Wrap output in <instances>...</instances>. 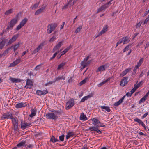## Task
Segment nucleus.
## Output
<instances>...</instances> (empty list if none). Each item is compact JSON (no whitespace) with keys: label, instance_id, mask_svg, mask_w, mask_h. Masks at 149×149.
<instances>
[{"label":"nucleus","instance_id":"obj_1","mask_svg":"<svg viewBox=\"0 0 149 149\" xmlns=\"http://www.w3.org/2000/svg\"><path fill=\"white\" fill-rule=\"evenodd\" d=\"M61 112L58 110L53 109L51 112H48L45 115L47 119L56 120L58 118L57 114H60Z\"/></svg>","mask_w":149,"mask_h":149},{"label":"nucleus","instance_id":"obj_2","mask_svg":"<svg viewBox=\"0 0 149 149\" xmlns=\"http://www.w3.org/2000/svg\"><path fill=\"white\" fill-rule=\"evenodd\" d=\"M57 24L56 23H52L49 24L47 27V32L48 34L51 33L56 27Z\"/></svg>","mask_w":149,"mask_h":149},{"label":"nucleus","instance_id":"obj_3","mask_svg":"<svg viewBox=\"0 0 149 149\" xmlns=\"http://www.w3.org/2000/svg\"><path fill=\"white\" fill-rule=\"evenodd\" d=\"M17 19L13 18L9 23V24L7 26L6 29L7 30H12L14 25L17 23Z\"/></svg>","mask_w":149,"mask_h":149},{"label":"nucleus","instance_id":"obj_4","mask_svg":"<svg viewBox=\"0 0 149 149\" xmlns=\"http://www.w3.org/2000/svg\"><path fill=\"white\" fill-rule=\"evenodd\" d=\"M75 104L74 100L73 98H70L66 104V109H69L73 106Z\"/></svg>","mask_w":149,"mask_h":149},{"label":"nucleus","instance_id":"obj_5","mask_svg":"<svg viewBox=\"0 0 149 149\" xmlns=\"http://www.w3.org/2000/svg\"><path fill=\"white\" fill-rule=\"evenodd\" d=\"M89 56H88L86 58H85L83 61H81V64L83 67H82L81 69L82 70L84 68L86 67L90 63V61H87V60L88 59Z\"/></svg>","mask_w":149,"mask_h":149},{"label":"nucleus","instance_id":"obj_6","mask_svg":"<svg viewBox=\"0 0 149 149\" xmlns=\"http://www.w3.org/2000/svg\"><path fill=\"white\" fill-rule=\"evenodd\" d=\"M93 124L96 126L97 127H105V125L102 126V123L97 118H94L92 119Z\"/></svg>","mask_w":149,"mask_h":149},{"label":"nucleus","instance_id":"obj_7","mask_svg":"<svg viewBox=\"0 0 149 149\" xmlns=\"http://www.w3.org/2000/svg\"><path fill=\"white\" fill-rule=\"evenodd\" d=\"M13 117V114L10 112H7L3 114L1 117L2 119H11Z\"/></svg>","mask_w":149,"mask_h":149},{"label":"nucleus","instance_id":"obj_8","mask_svg":"<svg viewBox=\"0 0 149 149\" xmlns=\"http://www.w3.org/2000/svg\"><path fill=\"white\" fill-rule=\"evenodd\" d=\"M109 65L108 63L101 65L98 68L96 72L97 73L99 72H101L105 71L107 68L109 67Z\"/></svg>","mask_w":149,"mask_h":149},{"label":"nucleus","instance_id":"obj_9","mask_svg":"<svg viewBox=\"0 0 149 149\" xmlns=\"http://www.w3.org/2000/svg\"><path fill=\"white\" fill-rule=\"evenodd\" d=\"M44 46V42H42L40 43L37 47L33 51L32 53V54H34L38 52L40 49H42Z\"/></svg>","mask_w":149,"mask_h":149},{"label":"nucleus","instance_id":"obj_10","mask_svg":"<svg viewBox=\"0 0 149 149\" xmlns=\"http://www.w3.org/2000/svg\"><path fill=\"white\" fill-rule=\"evenodd\" d=\"M31 123H26L25 122H21V127L22 129L24 130L27 127H30Z\"/></svg>","mask_w":149,"mask_h":149},{"label":"nucleus","instance_id":"obj_11","mask_svg":"<svg viewBox=\"0 0 149 149\" xmlns=\"http://www.w3.org/2000/svg\"><path fill=\"white\" fill-rule=\"evenodd\" d=\"M128 77H124L121 81L120 86L123 87L124 86L128 83Z\"/></svg>","mask_w":149,"mask_h":149},{"label":"nucleus","instance_id":"obj_12","mask_svg":"<svg viewBox=\"0 0 149 149\" xmlns=\"http://www.w3.org/2000/svg\"><path fill=\"white\" fill-rule=\"evenodd\" d=\"M48 93V91L47 90L41 91L40 90H37L36 91V94L39 96L46 94Z\"/></svg>","mask_w":149,"mask_h":149},{"label":"nucleus","instance_id":"obj_13","mask_svg":"<svg viewBox=\"0 0 149 149\" xmlns=\"http://www.w3.org/2000/svg\"><path fill=\"white\" fill-rule=\"evenodd\" d=\"M93 93H89L88 95L84 97L80 101L81 102H83L88 99L92 97L93 95Z\"/></svg>","mask_w":149,"mask_h":149},{"label":"nucleus","instance_id":"obj_14","mask_svg":"<svg viewBox=\"0 0 149 149\" xmlns=\"http://www.w3.org/2000/svg\"><path fill=\"white\" fill-rule=\"evenodd\" d=\"M21 61V58L16 59L13 62L11 63L10 65L9 66L10 67H14L20 63Z\"/></svg>","mask_w":149,"mask_h":149},{"label":"nucleus","instance_id":"obj_15","mask_svg":"<svg viewBox=\"0 0 149 149\" xmlns=\"http://www.w3.org/2000/svg\"><path fill=\"white\" fill-rule=\"evenodd\" d=\"M134 122H138L139 124L141 125V126L144 128L145 130H146V128L145 124L139 118H136L134 119Z\"/></svg>","mask_w":149,"mask_h":149},{"label":"nucleus","instance_id":"obj_16","mask_svg":"<svg viewBox=\"0 0 149 149\" xmlns=\"http://www.w3.org/2000/svg\"><path fill=\"white\" fill-rule=\"evenodd\" d=\"M134 122H138L139 124L141 125V126L144 128L145 130H146V128L145 124L139 118H136L134 119Z\"/></svg>","mask_w":149,"mask_h":149},{"label":"nucleus","instance_id":"obj_17","mask_svg":"<svg viewBox=\"0 0 149 149\" xmlns=\"http://www.w3.org/2000/svg\"><path fill=\"white\" fill-rule=\"evenodd\" d=\"M134 122H138L139 124L141 125V126L144 128L145 130H146V128L145 124L139 118H136L134 119Z\"/></svg>","mask_w":149,"mask_h":149},{"label":"nucleus","instance_id":"obj_18","mask_svg":"<svg viewBox=\"0 0 149 149\" xmlns=\"http://www.w3.org/2000/svg\"><path fill=\"white\" fill-rule=\"evenodd\" d=\"M63 41H61L59 42L58 43L55 45L53 49V52H54L56 50H58L61 46L63 45Z\"/></svg>","mask_w":149,"mask_h":149},{"label":"nucleus","instance_id":"obj_19","mask_svg":"<svg viewBox=\"0 0 149 149\" xmlns=\"http://www.w3.org/2000/svg\"><path fill=\"white\" fill-rule=\"evenodd\" d=\"M19 34H18L15 35L14 36H13L12 38L9 40V42H8V45H9L12 43L14 41L16 40V39L19 36Z\"/></svg>","mask_w":149,"mask_h":149},{"label":"nucleus","instance_id":"obj_20","mask_svg":"<svg viewBox=\"0 0 149 149\" xmlns=\"http://www.w3.org/2000/svg\"><path fill=\"white\" fill-rule=\"evenodd\" d=\"M33 85V84L32 81L29 79H27L25 87L27 88H31Z\"/></svg>","mask_w":149,"mask_h":149},{"label":"nucleus","instance_id":"obj_21","mask_svg":"<svg viewBox=\"0 0 149 149\" xmlns=\"http://www.w3.org/2000/svg\"><path fill=\"white\" fill-rule=\"evenodd\" d=\"M26 105V102H21L20 103L16 104L15 105V107L17 108H20L23 107H25Z\"/></svg>","mask_w":149,"mask_h":149},{"label":"nucleus","instance_id":"obj_22","mask_svg":"<svg viewBox=\"0 0 149 149\" xmlns=\"http://www.w3.org/2000/svg\"><path fill=\"white\" fill-rule=\"evenodd\" d=\"M75 135V133L73 132H69L67 133V135L66 136V139L68 140L70 137H72Z\"/></svg>","mask_w":149,"mask_h":149},{"label":"nucleus","instance_id":"obj_23","mask_svg":"<svg viewBox=\"0 0 149 149\" xmlns=\"http://www.w3.org/2000/svg\"><path fill=\"white\" fill-rule=\"evenodd\" d=\"M131 70V68H128L126 69L125 70L123 71L120 74V76L122 77L126 74L128 72L130 71Z\"/></svg>","mask_w":149,"mask_h":149},{"label":"nucleus","instance_id":"obj_24","mask_svg":"<svg viewBox=\"0 0 149 149\" xmlns=\"http://www.w3.org/2000/svg\"><path fill=\"white\" fill-rule=\"evenodd\" d=\"M125 97V95H124L118 101L115 102L114 104V106H118L120 104L123 102Z\"/></svg>","mask_w":149,"mask_h":149},{"label":"nucleus","instance_id":"obj_25","mask_svg":"<svg viewBox=\"0 0 149 149\" xmlns=\"http://www.w3.org/2000/svg\"><path fill=\"white\" fill-rule=\"evenodd\" d=\"M122 38L123 40V45L127 44L129 43L130 41V38L128 36L123 37H122Z\"/></svg>","mask_w":149,"mask_h":149},{"label":"nucleus","instance_id":"obj_26","mask_svg":"<svg viewBox=\"0 0 149 149\" xmlns=\"http://www.w3.org/2000/svg\"><path fill=\"white\" fill-rule=\"evenodd\" d=\"M26 143V140H23L17 145V147L20 148L23 147L24 146H25Z\"/></svg>","mask_w":149,"mask_h":149},{"label":"nucleus","instance_id":"obj_27","mask_svg":"<svg viewBox=\"0 0 149 149\" xmlns=\"http://www.w3.org/2000/svg\"><path fill=\"white\" fill-rule=\"evenodd\" d=\"M11 119L13 125H18V119L17 118H14L13 116Z\"/></svg>","mask_w":149,"mask_h":149},{"label":"nucleus","instance_id":"obj_28","mask_svg":"<svg viewBox=\"0 0 149 149\" xmlns=\"http://www.w3.org/2000/svg\"><path fill=\"white\" fill-rule=\"evenodd\" d=\"M79 119L80 120L84 121H86L88 120V118L84 113H81L80 115Z\"/></svg>","mask_w":149,"mask_h":149},{"label":"nucleus","instance_id":"obj_29","mask_svg":"<svg viewBox=\"0 0 149 149\" xmlns=\"http://www.w3.org/2000/svg\"><path fill=\"white\" fill-rule=\"evenodd\" d=\"M100 108L102 109V110L103 111H104V110H106L108 112H109L111 111L110 107L108 106H102L100 107Z\"/></svg>","mask_w":149,"mask_h":149},{"label":"nucleus","instance_id":"obj_30","mask_svg":"<svg viewBox=\"0 0 149 149\" xmlns=\"http://www.w3.org/2000/svg\"><path fill=\"white\" fill-rule=\"evenodd\" d=\"M36 111V109L33 108L32 109L31 111V113L29 115V117L32 118L35 116Z\"/></svg>","mask_w":149,"mask_h":149},{"label":"nucleus","instance_id":"obj_31","mask_svg":"<svg viewBox=\"0 0 149 149\" xmlns=\"http://www.w3.org/2000/svg\"><path fill=\"white\" fill-rule=\"evenodd\" d=\"M45 8V6L42 7L40 8L36 11L35 13L36 15H38L41 12L43 11Z\"/></svg>","mask_w":149,"mask_h":149},{"label":"nucleus","instance_id":"obj_32","mask_svg":"<svg viewBox=\"0 0 149 149\" xmlns=\"http://www.w3.org/2000/svg\"><path fill=\"white\" fill-rule=\"evenodd\" d=\"M65 64V62H62L60 63L58 66L57 70H58L63 68V67Z\"/></svg>","mask_w":149,"mask_h":149},{"label":"nucleus","instance_id":"obj_33","mask_svg":"<svg viewBox=\"0 0 149 149\" xmlns=\"http://www.w3.org/2000/svg\"><path fill=\"white\" fill-rule=\"evenodd\" d=\"M65 77H63V76H58V77L54 79V81L56 82L57 81H59L60 80L63 79L64 80L65 79Z\"/></svg>","mask_w":149,"mask_h":149},{"label":"nucleus","instance_id":"obj_34","mask_svg":"<svg viewBox=\"0 0 149 149\" xmlns=\"http://www.w3.org/2000/svg\"><path fill=\"white\" fill-rule=\"evenodd\" d=\"M70 48V46H69L67 48L65 49L63 51L61 52V56L66 53L69 50Z\"/></svg>","mask_w":149,"mask_h":149},{"label":"nucleus","instance_id":"obj_35","mask_svg":"<svg viewBox=\"0 0 149 149\" xmlns=\"http://www.w3.org/2000/svg\"><path fill=\"white\" fill-rule=\"evenodd\" d=\"M108 27V26L107 25H105V26L103 28L101 31L100 32L102 34H104L107 31Z\"/></svg>","mask_w":149,"mask_h":149},{"label":"nucleus","instance_id":"obj_36","mask_svg":"<svg viewBox=\"0 0 149 149\" xmlns=\"http://www.w3.org/2000/svg\"><path fill=\"white\" fill-rule=\"evenodd\" d=\"M28 20V19L27 18H25L22 20V21L20 22V24L22 25V26H23L27 22Z\"/></svg>","mask_w":149,"mask_h":149},{"label":"nucleus","instance_id":"obj_37","mask_svg":"<svg viewBox=\"0 0 149 149\" xmlns=\"http://www.w3.org/2000/svg\"><path fill=\"white\" fill-rule=\"evenodd\" d=\"M110 78H108L106 80L104 81H103V82H102L99 84L97 85V86L98 87H101L103 84H104L106 83L108 81H109L110 80Z\"/></svg>","mask_w":149,"mask_h":149},{"label":"nucleus","instance_id":"obj_38","mask_svg":"<svg viewBox=\"0 0 149 149\" xmlns=\"http://www.w3.org/2000/svg\"><path fill=\"white\" fill-rule=\"evenodd\" d=\"M50 141L52 142L53 143H55L59 141V140L57 138H55L54 137L52 136L51 137Z\"/></svg>","mask_w":149,"mask_h":149},{"label":"nucleus","instance_id":"obj_39","mask_svg":"<svg viewBox=\"0 0 149 149\" xmlns=\"http://www.w3.org/2000/svg\"><path fill=\"white\" fill-rule=\"evenodd\" d=\"M13 128L15 132V133H16L19 130L18 125H13Z\"/></svg>","mask_w":149,"mask_h":149},{"label":"nucleus","instance_id":"obj_40","mask_svg":"<svg viewBox=\"0 0 149 149\" xmlns=\"http://www.w3.org/2000/svg\"><path fill=\"white\" fill-rule=\"evenodd\" d=\"M67 4L68 5L69 7H70L72 6L74 4L72 0H69V1H68Z\"/></svg>","mask_w":149,"mask_h":149},{"label":"nucleus","instance_id":"obj_41","mask_svg":"<svg viewBox=\"0 0 149 149\" xmlns=\"http://www.w3.org/2000/svg\"><path fill=\"white\" fill-rule=\"evenodd\" d=\"M82 29V26H80L77 28L75 31V33L76 34L79 32Z\"/></svg>","mask_w":149,"mask_h":149},{"label":"nucleus","instance_id":"obj_42","mask_svg":"<svg viewBox=\"0 0 149 149\" xmlns=\"http://www.w3.org/2000/svg\"><path fill=\"white\" fill-rule=\"evenodd\" d=\"M5 44V41L3 40L0 42V49H1L3 47Z\"/></svg>","mask_w":149,"mask_h":149},{"label":"nucleus","instance_id":"obj_43","mask_svg":"<svg viewBox=\"0 0 149 149\" xmlns=\"http://www.w3.org/2000/svg\"><path fill=\"white\" fill-rule=\"evenodd\" d=\"M20 44L18 43L17 44L13 46V49L14 51L16 50L19 47Z\"/></svg>","mask_w":149,"mask_h":149},{"label":"nucleus","instance_id":"obj_44","mask_svg":"<svg viewBox=\"0 0 149 149\" xmlns=\"http://www.w3.org/2000/svg\"><path fill=\"white\" fill-rule=\"evenodd\" d=\"M13 11V9H10V10L6 11L5 13V15H8L12 13Z\"/></svg>","mask_w":149,"mask_h":149},{"label":"nucleus","instance_id":"obj_45","mask_svg":"<svg viewBox=\"0 0 149 149\" xmlns=\"http://www.w3.org/2000/svg\"><path fill=\"white\" fill-rule=\"evenodd\" d=\"M142 82H143L142 81L139 82L138 84H135L134 86V87L136 88V89H137L139 87Z\"/></svg>","mask_w":149,"mask_h":149},{"label":"nucleus","instance_id":"obj_46","mask_svg":"<svg viewBox=\"0 0 149 149\" xmlns=\"http://www.w3.org/2000/svg\"><path fill=\"white\" fill-rule=\"evenodd\" d=\"M23 26H22V25H21L20 24L17 25L15 29V31H18L20 29L23 27Z\"/></svg>","mask_w":149,"mask_h":149},{"label":"nucleus","instance_id":"obj_47","mask_svg":"<svg viewBox=\"0 0 149 149\" xmlns=\"http://www.w3.org/2000/svg\"><path fill=\"white\" fill-rule=\"evenodd\" d=\"M23 26H22V25H21L20 24L17 25L15 29V31H18L20 29L23 27Z\"/></svg>","mask_w":149,"mask_h":149},{"label":"nucleus","instance_id":"obj_48","mask_svg":"<svg viewBox=\"0 0 149 149\" xmlns=\"http://www.w3.org/2000/svg\"><path fill=\"white\" fill-rule=\"evenodd\" d=\"M146 99L143 96L142 98H141L140 100L139 101V104H141L142 102H144Z\"/></svg>","mask_w":149,"mask_h":149},{"label":"nucleus","instance_id":"obj_49","mask_svg":"<svg viewBox=\"0 0 149 149\" xmlns=\"http://www.w3.org/2000/svg\"><path fill=\"white\" fill-rule=\"evenodd\" d=\"M123 43V40L122 38L120 40H119L118 42L116 43V48L117 46L119 45L120 44Z\"/></svg>","mask_w":149,"mask_h":149},{"label":"nucleus","instance_id":"obj_50","mask_svg":"<svg viewBox=\"0 0 149 149\" xmlns=\"http://www.w3.org/2000/svg\"><path fill=\"white\" fill-rule=\"evenodd\" d=\"M123 43V40L122 38L120 40H119L118 42L116 43V48L117 46L119 45L120 44Z\"/></svg>","mask_w":149,"mask_h":149},{"label":"nucleus","instance_id":"obj_51","mask_svg":"<svg viewBox=\"0 0 149 149\" xmlns=\"http://www.w3.org/2000/svg\"><path fill=\"white\" fill-rule=\"evenodd\" d=\"M39 5V3H36L34 4L32 7H31V9L32 10H34L36 9L38 6Z\"/></svg>","mask_w":149,"mask_h":149},{"label":"nucleus","instance_id":"obj_52","mask_svg":"<svg viewBox=\"0 0 149 149\" xmlns=\"http://www.w3.org/2000/svg\"><path fill=\"white\" fill-rule=\"evenodd\" d=\"M130 46V45H127L125 47V48L123 50V52H125L129 50Z\"/></svg>","mask_w":149,"mask_h":149},{"label":"nucleus","instance_id":"obj_53","mask_svg":"<svg viewBox=\"0 0 149 149\" xmlns=\"http://www.w3.org/2000/svg\"><path fill=\"white\" fill-rule=\"evenodd\" d=\"M42 65V64H40L36 66L34 69L36 71H37L40 68V66Z\"/></svg>","mask_w":149,"mask_h":149},{"label":"nucleus","instance_id":"obj_54","mask_svg":"<svg viewBox=\"0 0 149 149\" xmlns=\"http://www.w3.org/2000/svg\"><path fill=\"white\" fill-rule=\"evenodd\" d=\"M60 52V51L59 50L57 52H55L53 55L52 57V58H51L50 60H52Z\"/></svg>","mask_w":149,"mask_h":149},{"label":"nucleus","instance_id":"obj_55","mask_svg":"<svg viewBox=\"0 0 149 149\" xmlns=\"http://www.w3.org/2000/svg\"><path fill=\"white\" fill-rule=\"evenodd\" d=\"M97 128L95 127H91L89 128V129L91 131H96Z\"/></svg>","mask_w":149,"mask_h":149},{"label":"nucleus","instance_id":"obj_56","mask_svg":"<svg viewBox=\"0 0 149 149\" xmlns=\"http://www.w3.org/2000/svg\"><path fill=\"white\" fill-rule=\"evenodd\" d=\"M65 135L64 134H62L59 137V140L61 141H64V137Z\"/></svg>","mask_w":149,"mask_h":149},{"label":"nucleus","instance_id":"obj_57","mask_svg":"<svg viewBox=\"0 0 149 149\" xmlns=\"http://www.w3.org/2000/svg\"><path fill=\"white\" fill-rule=\"evenodd\" d=\"M143 61V58H141L140 59L137 63L138 64H139V65L141 66V64L142 63Z\"/></svg>","mask_w":149,"mask_h":149},{"label":"nucleus","instance_id":"obj_58","mask_svg":"<svg viewBox=\"0 0 149 149\" xmlns=\"http://www.w3.org/2000/svg\"><path fill=\"white\" fill-rule=\"evenodd\" d=\"M25 147L28 148L30 149H31L33 148V145L32 144H30L29 145H27L26 144V145H25Z\"/></svg>","mask_w":149,"mask_h":149},{"label":"nucleus","instance_id":"obj_59","mask_svg":"<svg viewBox=\"0 0 149 149\" xmlns=\"http://www.w3.org/2000/svg\"><path fill=\"white\" fill-rule=\"evenodd\" d=\"M87 79V78H86V79H84L82 81H81L79 83L80 85H81L82 84H84V83H85L86 82V81Z\"/></svg>","mask_w":149,"mask_h":149},{"label":"nucleus","instance_id":"obj_60","mask_svg":"<svg viewBox=\"0 0 149 149\" xmlns=\"http://www.w3.org/2000/svg\"><path fill=\"white\" fill-rule=\"evenodd\" d=\"M56 39V37L55 36H53L49 40V41L52 42L54 41Z\"/></svg>","mask_w":149,"mask_h":149},{"label":"nucleus","instance_id":"obj_61","mask_svg":"<svg viewBox=\"0 0 149 149\" xmlns=\"http://www.w3.org/2000/svg\"><path fill=\"white\" fill-rule=\"evenodd\" d=\"M21 13H18L16 15L15 17V18H16L17 19V21L19 19V16L21 15Z\"/></svg>","mask_w":149,"mask_h":149},{"label":"nucleus","instance_id":"obj_62","mask_svg":"<svg viewBox=\"0 0 149 149\" xmlns=\"http://www.w3.org/2000/svg\"><path fill=\"white\" fill-rule=\"evenodd\" d=\"M68 6L67 3L62 7V10H65L68 8Z\"/></svg>","mask_w":149,"mask_h":149},{"label":"nucleus","instance_id":"obj_63","mask_svg":"<svg viewBox=\"0 0 149 149\" xmlns=\"http://www.w3.org/2000/svg\"><path fill=\"white\" fill-rule=\"evenodd\" d=\"M149 20V15H148V17L147 18H146L143 24H145L147 23L148 21Z\"/></svg>","mask_w":149,"mask_h":149},{"label":"nucleus","instance_id":"obj_64","mask_svg":"<svg viewBox=\"0 0 149 149\" xmlns=\"http://www.w3.org/2000/svg\"><path fill=\"white\" fill-rule=\"evenodd\" d=\"M72 78L73 77H70V78H68V82L69 83H70L72 82Z\"/></svg>","mask_w":149,"mask_h":149}]
</instances>
